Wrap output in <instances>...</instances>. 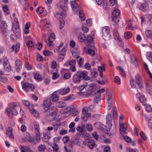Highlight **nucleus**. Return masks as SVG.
<instances>
[{
  "label": "nucleus",
  "instance_id": "1",
  "mask_svg": "<svg viewBox=\"0 0 152 152\" xmlns=\"http://www.w3.org/2000/svg\"><path fill=\"white\" fill-rule=\"evenodd\" d=\"M87 72L86 71H78L73 76V81L74 83H76L80 82L81 80H88L90 78L87 77Z\"/></svg>",
  "mask_w": 152,
  "mask_h": 152
},
{
  "label": "nucleus",
  "instance_id": "2",
  "mask_svg": "<svg viewBox=\"0 0 152 152\" xmlns=\"http://www.w3.org/2000/svg\"><path fill=\"white\" fill-rule=\"evenodd\" d=\"M112 96V92L109 91H106V98L107 102L106 106L107 110H110L113 105L111 97Z\"/></svg>",
  "mask_w": 152,
  "mask_h": 152
},
{
  "label": "nucleus",
  "instance_id": "3",
  "mask_svg": "<svg viewBox=\"0 0 152 152\" xmlns=\"http://www.w3.org/2000/svg\"><path fill=\"white\" fill-rule=\"evenodd\" d=\"M55 111L53 108H49L45 111L44 114L45 115H47L50 119L54 120L56 116V114Z\"/></svg>",
  "mask_w": 152,
  "mask_h": 152
},
{
  "label": "nucleus",
  "instance_id": "4",
  "mask_svg": "<svg viewBox=\"0 0 152 152\" xmlns=\"http://www.w3.org/2000/svg\"><path fill=\"white\" fill-rule=\"evenodd\" d=\"M102 36L104 39L105 40H108L111 37L109 27L107 26L103 27L102 29Z\"/></svg>",
  "mask_w": 152,
  "mask_h": 152
},
{
  "label": "nucleus",
  "instance_id": "5",
  "mask_svg": "<svg viewBox=\"0 0 152 152\" xmlns=\"http://www.w3.org/2000/svg\"><path fill=\"white\" fill-rule=\"evenodd\" d=\"M68 0H60L59 3L57 4V7L60 10L66 11L68 8L66 4Z\"/></svg>",
  "mask_w": 152,
  "mask_h": 152
},
{
  "label": "nucleus",
  "instance_id": "6",
  "mask_svg": "<svg viewBox=\"0 0 152 152\" xmlns=\"http://www.w3.org/2000/svg\"><path fill=\"white\" fill-rule=\"evenodd\" d=\"M22 87L23 89L25 90L26 92L33 91L35 88L33 84L28 82L24 83L22 85Z\"/></svg>",
  "mask_w": 152,
  "mask_h": 152
},
{
  "label": "nucleus",
  "instance_id": "7",
  "mask_svg": "<svg viewBox=\"0 0 152 152\" xmlns=\"http://www.w3.org/2000/svg\"><path fill=\"white\" fill-rule=\"evenodd\" d=\"M120 12L118 9L114 10L112 12V21L114 23L113 24V25L114 26L115 25V24L118 22V20H117L118 17L120 15Z\"/></svg>",
  "mask_w": 152,
  "mask_h": 152
},
{
  "label": "nucleus",
  "instance_id": "8",
  "mask_svg": "<svg viewBox=\"0 0 152 152\" xmlns=\"http://www.w3.org/2000/svg\"><path fill=\"white\" fill-rule=\"evenodd\" d=\"M92 45H87L88 46L89 48H88L87 51V53L91 56H93L95 55L97 52V50L95 47L93 46V44H91Z\"/></svg>",
  "mask_w": 152,
  "mask_h": 152
},
{
  "label": "nucleus",
  "instance_id": "9",
  "mask_svg": "<svg viewBox=\"0 0 152 152\" xmlns=\"http://www.w3.org/2000/svg\"><path fill=\"white\" fill-rule=\"evenodd\" d=\"M122 123V120H119V123L120 126V131L121 135H124L126 132H125L127 128V125L125 124H123Z\"/></svg>",
  "mask_w": 152,
  "mask_h": 152
},
{
  "label": "nucleus",
  "instance_id": "10",
  "mask_svg": "<svg viewBox=\"0 0 152 152\" xmlns=\"http://www.w3.org/2000/svg\"><path fill=\"white\" fill-rule=\"evenodd\" d=\"M1 31L3 34L7 36L9 31L8 30L7 24L5 21H3L1 22Z\"/></svg>",
  "mask_w": 152,
  "mask_h": 152
},
{
  "label": "nucleus",
  "instance_id": "11",
  "mask_svg": "<svg viewBox=\"0 0 152 152\" xmlns=\"http://www.w3.org/2000/svg\"><path fill=\"white\" fill-rule=\"evenodd\" d=\"M34 126L35 129V131L36 134V139L37 141H39L40 140L39 137L40 133L39 132V126L38 122H35L34 123Z\"/></svg>",
  "mask_w": 152,
  "mask_h": 152
},
{
  "label": "nucleus",
  "instance_id": "12",
  "mask_svg": "<svg viewBox=\"0 0 152 152\" xmlns=\"http://www.w3.org/2000/svg\"><path fill=\"white\" fill-rule=\"evenodd\" d=\"M50 23L48 22L46 20H44L41 21V24L40 25L41 28L44 30H49V27Z\"/></svg>",
  "mask_w": 152,
  "mask_h": 152
},
{
  "label": "nucleus",
  "instance_id": "13",
  "mask_svg": "<svg viewBox=\"0 0 152 152\" xmlns=\"http://www.w3.org/2000/svg\"><path fill=\"white\" fill-rule=\"evenodd\" d=\"M70 4L72 10L75 13H76L79 11L78 5L75 1H71Z\"/></svg>",
  "mask_w": 152,
  "mask_h": 152
},
{
  "label": "nucleus",
  "instance_id": "14",
  "mask_svg": "<svg viewBox=\"0 0 152 152\" xmlns=\"http://www.w3.org/2000/svg\"><path fill=\"white\" fill-rule=\"evenodd\" d=\"M12 29L16 36L18 38H19L20 37V32L19 29V25L18 24L16 26H13Z\"/></svg>",
  "mask_w": 152,
  "mask_h": 152
},
{
  "label": "nucleus",
  "instance_id": "15",
  "mask_svg": "<svg viewBox=\"0 0 152 152\" xmlns=\"http://www.w3.org/2000/svg\"><path fill=\"white\" fill-rule=\"evenodd\" d=\"M106 120L108 129L111 128L112 125V119L111 115L110 113H108L106 117Z\"/></svg>",
  "mask_w": 152,
  "mask_h": 152
},
{
  "label": "nucleus",
  "instance_id": "16",
  "mask_svg": "<svg viewBox=\"0 0 152 152\" xmlns=\"http://www.w3.org/2000/svg\"><path fill=\"white\" fill-rule=\"evenodd\" d=\"M20 49V45L18 43H17L15 45H13L10 48V51L11 52H13L15 49V52L17 53L19 51Z\"/></svg>",
  "mask_w": 152,
  "mask_h": 152
},
{
  "label": "nucleus",
  "instance_id": "17",
  "mask_svg": "<svg viewBox=\"0 0 152 152\" xmlns=\"http://www.w3.org/2000/svg\"><path fill=\"white\" fill-rule=\"evenodd\" d=\"M15 109H18V110H19L20 107L18 106L16 103H11L10 105V108H7L6 111L7 112H10V110L11 111L12 110Z\"/></svg>",
  "mask_w": 152,
  "mask_h": 152
},
{
  "label": "nucleus",
  "instance_id": "18",
  "mask_svg": "<svg viewBox=\"0 0 152 152\" xmlns=\"http://www.w3.org/2000/svg\"><path fill=\"white\" fill-rule=\"evenodd\" d=\"M139 8L143 12L148 10L149 8V5L147 3H142L138 5Z\"/></svg>",
  "mask_w": 152,
  "mask_h": 152
},
{
  "label": "nucleus",
  "instance_id": "19",
  "mask_svg": "<svg viewBox=\"0 0 152 152\" xmlns=\"http://www.w3.org/2000/svg\"><path fill=\"white\" fill-rule=\"evenodd\" d=\"M70 89L68 87L66 88H64L62 89L57 91V92L58 94L62 95L67 94L68 93Z\"/></svg>",
  "mask_w": 152,
  "mask_h": 152
},
{
  "label": "nucleus",
  "instance_id": "20",
  "mask_svg": "<svg viewBox=\"0 0 152 152\" xmlns=\"http://www.w3.org/2000/svg\"><path fill=\"white\" fill-rule=\"evenodd\" d=\"M58 93L57 91L54 92L51 94V99L53 102H56L59 100V96L58 95Z\"/></svg>",
  "mask_w": 152,
  "mask_h": 152
},
{
  "label": "nucleus",
  "instance_id": "21",
  "mask_svg": "<svg viewBox=\"0 0 152 152\" xmlns=\"http://www.w3.org/2000/svg\"><path fill=\"white\" fill-rule=\"evenodd\" d=\"M143 115L145 117V120L148 121V125L149 128L152 129V117H149L145 114H143Z\"/></svg>",
  "mask_w": 152,
  "mask_h": 152
},
{
  "label": "nucleus",
  "instance_id": "22",
  "mask_svg": "<svg viewBox=\"0 0 152 152\" xmlns=\"http://www.w3.org/2000/svg\"><path fill=\"white\" fill-rule=\"evenodd\" d=\"M6 134L9 137L12 139H13L14 137L12 134V129L11 127H9L6 131Z\"/></svg>",
  "mask_w": 152,
  "mask_h": 152
},
{
  "label": "nucleus",
  "instance_id": "23",
  "mask_svg": "<svg viewBox=\"0 0 152 152\" xmlns=\"http://www.w3.org/2000/svg\"><path fill=\"white\" fill-rule=\"evenodd\" d=\"M95 145L96 144L93 140L91 139L89 140L88 142V145L90 149H92Z\"/></svg>",
  "mask_w": 152,
  "mask_h": 152
},
{
  "label": "nucleus",
  "instance_id": "24",
  "mask_svg": "<svg viewBox=\"0 0 152 152\" xmlns=\"http://www.w3.org/2000/svg\"><path fill=\"white\" fill-rule=\"evenodd\" d=\"M113 32L114 38L116 40H120V37L119 36L117 29L115 28H113Z\"/></svg>",
  "mask_w": 152,
  "mask_h": 152
},
{
  "label": "nucleus",
  "instance_id": "25",
  "mask_svg": "<svg viewBox=\"0 0 152 152\" xmlns=\"http://www.w3.org/2000/svg\"><path fill=\"white\" fill-rule=\"evenodd\" d=\"M43 104L45 107L48 108L51 104L50 99L48 98L45 99L44 101Z\"/></svg>",
  "mask_w": 152,
  "mask_h": 152
},
{
  "label": "nucleus",
  "instance_id": "26",
  "mask_svg": "<svg viewBox=\"0 0 152 152\" xmlns=\"http://www.w3.org/2000/svg\"><path fill=\"white\" fill-rule=\"evenodd\" d=\"M72 56L75 57L77 60L80 57L79 51L77 50H75L74 51H72Z\"/></svg>",
  "mask_w": 152,
  "mask_h": 152
},
{
  "label": "nucleus",
  "instance_id": "27",
  "mask_svg": "<svg viewBox=\"0 0 152 152\" xmlns=\"http://www.w3.org/2000/svg\"><path fill=\"white\" fill-rule=\"evenodd\" d=\"M54 16L57 18H63L64 15L61 12H56L54 14Z\"/></svg>",
  "mask_w": 152,
  "mask_h": 152
},
{
  "label": "nucleus",
  "instance_id": "28",
  "mask_svg": "<svg viewBox=\"0 0 152 152\" xmlns=\"http://www.w3.org/2000/svg\"><path fill=\"white\" fill-rule=\"evenodd\" d=\"M32 109L30 108V110L31 113L33 115L36 117H38L39 116V113L37 111L34 109L32 107H31Z\"/></svg>",
  "mask_w": 152,
  "mask_h": 152
},
{
  "label": "nucleus",
  "instance_id": "29",
  "mask_svg": "<svg viewBox=\"0 0 152 152\" xmlns=\"http://www.w3.org/2000/svg\"><path fill=\"white\" fill-rule=\"evenodd\" d=\"M26 139L29 142H31L33 144H34L35 143L34 138L31 136L29 134H28L26 136Z\"/></svg>",
  "mask_w": 152,
  "mask_h": 152
},
{
  "label": "nucleus",
  "instance_id": "30",
  "mask_svg": "<svg viewBox=\"0 0 152 152\" xmlns=\"http://www.w3.org/2000/svg\"><path fill=\"white\" fill-rule=\"evenodd\" d=\"M85 35L82 33L80 34L78 37V40L80 42H83L85 43V39L86 38Z\"/></svg>",
  "mask_w": 152,
  "mask_h": 152
},
{
  "label": "nucleus",
  "instance_id": "31",
  "mask_svg": "<svg viewBox=\"0 0 152 152\" xmlns=\"http://www.w3.org/2000/svg\"><path fill=\"white\" fill-rule=\"evenodd\" d=\"M131 61L132 63H133L135 66L137 65V61L135 56L134 55H131L130 56Z\"/></svg>",
  "mask_w": 152,
  "mask_h": 152
},
{
  "label": "nucleus",
  "instance_id": "32",
  "mask_svg": "<svg viewBox=\"0 0 152 152\" xmlns=\"http://www.w3.org/2000/svg\"><path fill=\"white\" fill-rule=\"evenodd\" d=\"M132 33L130 31H127L124 34V37L126 39L130 38L132 36Z\"/></svg>",
  "mask_w": 152,
  "mask_h": 152
},
{
  "label": "nucleus",
  "instance_id": "33",
  "mask_svg": "<svg viewBox=\"0 0 152 152\" xmlns=\"http://www.w3.org/2000/svg\"><path fill=\"white\" fill-rule=\"evenodd\" d=\"M76 144L77 145H80L82 148H83L86 145V142L81 140H79L76 142Z\"/></svg>",
  "mask_w": 152,
  "mask_h": 152
},
{
  "label": "nucleus",
  "instance_id": "34",
  "mask_svg": "<svg viewBox=\"0 0 152 152\" xmlns=\"http://www.w3.org/2000/svg\"><path fill=\"white\" fill-rule=\"evenodd\" d=\"M98 69L100 72L99 76L101 77H102L103 76L102 72L105 70L104 66V65L103 66H100L98 67Z\"/></svg>",
  "mask_w": 152,
  "mask_h": 152
},
{
  "label": "nucleus",
  "instance_id": "35",
  "mask_svg": "<svg viewBox=\"0 0 152 152\" xmlns=\"http://www.w3.org/2000/svg\"><path fill=\"white\" fill-rule=\"evenodd\" d=\"M4 69L6 71L10 72L11 70V66L10 63L3 65Z\"/></svg>",
  "mask_w": 152,
  "mask_h": 152
},
{
  "label": "nucleus",
  "instance_id": "36",
  "mask_svg": "<svg viewBox=\"0 0 152 152\" xmlns=\"http://www.w3.org/2000/svg\"><path fill=\"white\" fill-rule=\"evenodd\" d=\"M67 49V47H63L61 50L59 51V53L61 55L64 56L66 53V51Z\"/></svg>",
  "mask_w": 152,
  "mask_h": 152
},
{
  "label": "nucleus",
  "instance_id": "37",
  "mask_svg": "<svg viewBox=\"0 0 152 152\" xmlns=\"http://www.w3.org/2000/svg\"><path fill=\"white\" fill-rule=\"evenodd\" d=\"M78 63V64L79 67H81L83 65L84 59L80 56L79 58L77 60Z\"/></svg>",
  "mask_w": 152,
  "mask_h": 152
},
{
  "label": "nucleus",
  "instance_id": "38",
  "mask_svg": "<svg viewBox=\"0 0 152 152\" xmlns=\"http://www.w3.org/2000/svg\"><path fill=\"white\" fill-rule=\"evenodd\" d=\"M146 56L147 59L152 64V52H147L146 53Z\"/></svg>",
  "mask_w": 152,
  "mask_h": 152
},
{
  "label": "nucleus",
  "instance_id": "39",
  "mask_svg": "<svg viewBox=\"0 0 152 152\" xmlns=\"http://www.w3.org/2000/svg\"><path fill=\"white\" fill-rule=\"evenodd\" d=\"M139 100L143 105H146V99L145 98L144 95H142L140 98Z\"/></svg>",
  "mask_w": 152,
  "mask_h": 152
},
{
  "label": "nucleus",
  "instance_id": "40",
  "mask_svg": "<svg viewBox=\"0 0 152 152\" xmlns=\"http://www.w3.org/2000/svg\"><path fill=\"white\" fill-rule=\"evenodd\" d=\"M18 109H15L12 110L10 112H7L8 113H11L12 115H17L18 114Z\"/></svg>",
  "mask_w": 152,
  "mask_h": 152
},
{
  "label": "nucleus",
  "instance_id": "41",
  "mask_svg": "<svg viewBox=\"0 0 152 152\" xmlns=\"http://www.w3.org/2000/svg\"><path fill=\"white\" fill-rule=\"evenodd\" d=\"M112 110L113 112V118L115 119L117 117V109L115 106L113 107Z\"/></svg>",
  "mask_w": 152,
  "mask_h": 152
},
{
  "label": "nucleus",
  "instance_id": "42",
  "mask_svg": "<svg viewBox=\"0 0 152 152\" xmlns=\"http://www.w3.org/2000/svg\"><path fill=\"white\" fill-rule=\"evenodd\" d=\"M117 69L120 70V74L123 77H125L126 76V74L122 68L120 66H118Z\"/></svg>",
  "mask_w": 152,
  "mask_h": 152
},
{
  "label": "nucleus",
  "instance_id": "43",
  "mask_svg": "<svg viewBox=\"0 0 152 152\" xmlns=\"http://www.w3.org/2000/svg\"><path fill=\"white\" fill-rule=\"evenodd\" d=\"M66 105L65 103L63 102H60L57 103V107L59 108L65 107Z\"/></svg>",
  "mask_w": 152,
  "mask_h": 152
},
{
  "label": "nucleus",
  "instance_id": "44",
  "mask_svg": "<svg viewBox=\"0 0 152 152\" xmlns=\"http://www.w3.org/2000/svg\"><path fill=\"white\" fill-rule=\"evenodd\" d=\"M84 39H85V43L86 42L90 43L93 40V38L91 35H89L86 37Z\"/></svg>",
  "mask_w": 152,
  "mask_h": 152
},
{
  "label": "nucleus",
  "instance_id": "45",
  "mask_svg": "<svg viewBox=\"0 0 152 152\" xmlns=\"http://www.w3.org/2000/svg\"><path fill=\"white\" fill-rule=\"evenodd\" d=\"M75 99V97L72 94L70 95L67 97H65L64 99V101H66L69 100L70 101L73 100Z\"/></svg>",
  "mask_w": 152,
  "mask_h": 152
},
{
  "label": "nucleus",
  "instance_id": "46",
  "mask_svg": "<svg viewBox=\"0 0 152 152\" xmlns=\"http://www.w3.org/2000/svg\"><path fill=\"white\" fill-rule=\"evenodd\" d=\"M45 146L44 145H40L38 146V149L40 152L43 151L45 149Z\"/></svg>",
  "mask_w": 152,
  "mask_h": 152
},
{
  "label": "nucleus",
  "instance_id": "47",
  "mask_svg": "<svg viewBox=\"0 0 152 152\" xmlns=\"http://www.w3.org/2000/svg\"><path fill=\"white\" fill-rule=\"evenodd\" d=\"M135 80L136 83L142 82L140 76L138 74L135 76Z\"/></svg>",
  "mask_w": 152,
  "mask_h": 152
},
{
  "label": "nucleus",
  "instance_id": "48",
  "mask_svg": "<svg viewBox=\"0 0 152 152\" xmlns=\"http://www.w3.org/2000/svg\"><path fill=\"white\" fill-rule=\"evenodd\" d=\"M52 125L53 126V129H54V131L55 132H56L57 130L60 125V124L53 123L52 124Z\"/></svg>",
  "mask_w": 152,
  "mask_h": 152
},
{
  "label": "nucleus",
  "instance_id": "49",
  "mask_svg": "<svg viewBox=\"0 0 152 152\" xmlns=\"http://www.w3.org/2000/svg\"><path fill=\"white\" fill-rule=\"evenodd\" d=\"M45 42L47 45L49 47H51L53 46V42L52 41L50 40V38H48L46 40Z\"/></svg>",
  "mask_w": 152,
  "mask_h": 152
},
{
  "label": "nucleus",
  "instance_id": "50",
  "mask_svg": "<svg viewBox=\"0 0 152 152\" xmlns=\"http://www.w3.org/2000/svg\"><path fill=\"white\" fill-rule=\"evenodd\" d=\"M84 16V14L83 11H80L79 12V17L80 19L81 20H85Z\"/></svg>",
  "mask_w": 152,
  "mask_h": 152
},
{
  "label": "nucleus",
  "instance_id": "51",
  "mask_svg": "<svg viewBox=\"0 0 152 152\" xmlns=\"http://www.w3.org/2000/svg\"><path fill=\"white\" fill-rule=\"evenodd\" d=\"M145 34L148 38L152 37V31L151 30H148L145 31Z\"/></svg>",
  "mask_w": 152,
  "mask_h": 152
},
{
  "label": "nucleus",
  "instance_id": "52",
  "mask_svg": "<svg viewBox=\"0 0 152 152\" xmlns=\"http://www.w3.org/2000/svg\"><path fill=\"white\" fill-rule=\"evenodd\" d=\"M145 106V109L147 112H150L152 111V108L151 105L147 104L146 103V105Z\"/></svg>",
  "mask_w": 152,
  "mask_h": 152
},
{
  "label": "nucleus",
  "instance_id": "53",
  "mask_svg": "<svg viewBox=\"0 0 152 152\" xmlns=\"http://www.w3.org/2000/svg\"><path fill=\"white\" fill-rule=\"evenodd\" d=\"M25 67L28 70H30L32 69L31 65L28 61L26 62Z\"/></svg>",
  "mask_w": 152,
  "mask_h": 152
},
{
  "label": "nucleus",
  "instance_id": "54",
  "mask_svg": "<svg viewBox=\"0 0 152 152\" xmlns=\"http://www.w3.org/2000/svg\"><path fill=\"white\" fill-rule=\"evenodd\" d=\"M114 82L118 84H120L121 83V80L120 78L118 76H116L114 78Z\"/></svg>",
  "mask_w": 152,
  "mask_h": 152
},
{
  "label": "nucleus",
  "instance_id": "55",
  "mask_svg": "<svg viewBox=\"0 0 152 152\" xmlns=\"http://www.w3.org/2000/svg\"><path fill=\"white\" fill-rule=\"evenodd\" d=\"M22 62L20 60H17L15 62L16 66H22Z\"/></svg>",
  "mask_w": 152,
  "mask_h": 152
},
{
  "label": "nucleus",
  "instance_id": "56",
  "mask_svg": "<svg viewBox=\"0 0 152 152\" xmlns=\"http://www.w3.org/2000/svg\"><path fill=\"white\" fill-rule=\"evenodd\" d=\"M127 25L128 26V29H129L134 30V28L132 26V23L131 20H129L127 23Z\"/></svg>",
  "mask_w": 152,
  "mask_h": 152
},
{
  "label": "nucleus",
  "instance_id": "57",
  "mask_svg": "<svg viewBox=\"0 0 152 152\" xmlns=\"http://www.w3.org/2000/svg\"><path fill=\"white\" fill-rule=\"evenodd\" d=\"M7 79L3 76H0V81L3 83H5L7 81Z\"/></svg>",
  "mask_w": 152,
  "mask_h": 152
},
{
  "label": "nucleus",
  "instance_id": "58",
  "mask_svg": "<svg viewBox=\"0 0 152 152\" xmlns=\"http://www.w3.org/2000/svg\"><path fill=\"white\" fill-rule=\"evenodd\" d=\"M52 147L53 151L55 152L57 151L59 149V147L58 145L56 143H53V145Z\"/></svg>",
  "mask_w": 152,
  "mask_h": 152
},
{
  "label": "nucleus",
  "instance_id": "59",
  "mask_svg": "<svg viewBox=\"0 0 152 152\" xmlns=\"http://www.w3.org/2000/svg\"><path fill=\"white\" fill-rule=\"evenodd\" d=\"M110 5L111 6H113L114 5V4L115 5H117V2L116 0H110Z\"/></svg>",
  "mask_w": 152,
  "mask_h": 152
},
{
  "label": "nucleus",
  "instance_id": "60",
  "mask_svg": "<svg viewBox=\"0 0 152 152\" xmlns=\"http://www.w3.org/2000/svg\"><path fill=\"white\" fill-rule=\"evenodd\" d=\"M71 77V74L69 73L66 72L64 74V77L65 79H68Z\"/></svg>",
  "mask_w": 152,
  "mask_h": 152
},
{
  "label": "nucleus",
  "instance_id": "61",
  "mask_svg": "<svg viewBox=\"0 0 152 152\" xmlns=\"http://www.w3.org/2000/svg\"><path fill=\"white\" fill-rule=\"evenodd\" d=\"M87 86V83L83 85H81L78 87V89L80 91H82L83 89H84Z\"/></svg>",
  "mask_w": 152,
  "mask_h": 152
},
{
  "label": "nucleus",
  "instance_id": "62",
  "mask_svg": "<svg viewBox=\"0 0 152 152\" xmlns=\"http://www.w3.org/2000/svg\"><path fill=\"white\" fill-rule=\"evenodd\" d=\"M130 83L132 88H135L136 87L137 83L135 84L134 80L133 79L130 80Z\"/></svg>",
  "mask_w": 152,
  "mask_h": 152
},
{
  "label": "nucleus",
  "instance_id": "63",
  "mask_svg": "<svg viewBox=\"0 0 152 152\" xmlns=\"http://www.w3.org/2000/svg\"><path fill=\"white\" fill-rule=\"evenodd\" d=\"M44 11L43 8L42 7H39L36 10L37 12L39 14L42 13Z\"/></svg>",
  "mask_w": 152,
  "mask_h": 152
},
{
  "label": "nucleus",
  "instance_id": "64",
  "mask_svg": "<svg viewBox=\"0 0 152 152\" xmlns=\"http://www.w3.org/2000/svg\"><path fill=\"white\" fill-rule=\"evenodd\" d=\"M140 135L144 140H145L147 139V137L143 132L141 131L140 132Z\"/></svg>",
  "mask_w": 152,
  "mask_h": 152
}]
</instances>
